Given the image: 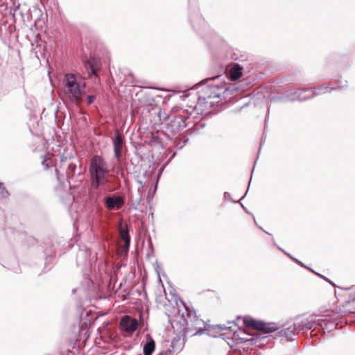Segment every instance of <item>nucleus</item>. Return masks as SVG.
<instances>
[{
  "mask_svg": "<svg viewBox=\"0 0 355 355\" xmlns=\"http://www.w3.org/2000/svg\"><path fill=\"white\" fill-rule=\"evenodd\" d=\"M280 328V327H279ZM298 331L295 325L294 322L288 326H281V329L277 331L275 336L284 337L287 340L292 341L295 340L298 335Z\"/></svg>",
  "mask_w": 355,
  "mask_h": 355,
  "instance_id": "16",
  "label": "nucleus"
},
{
  "mask_svg": "<svg viewBox=\"0 0 355 355\" xmlns=\"http://www.w3.org/2000/svg\"><path fill=\"white\" fill-rule=\"evenodd\" d=\"M42 248H44V254L45 257L44 272H47L53 267V260L55 256V250L54 245L51 243H44Z\"/></svg>",
  "mask_w": 355,
  "mask_h": 355,
  "instance_id": "15",
  "label": "nucleus"
},
{
  "mask_svg": "<svg viewBox=\"0 0 355 355\" xmlns=\"http://www.w3.org/2000/svg\"><path fill=\"white\" fill-rule=\"evenodd\" d=\"M265 140H266V137L264 136V133H263V135H262V137H261V139L260 146H259V153L260 152L261 148V146H262V145L263 144V143L265 142Z\"/></svg>",
  "mask_w": 355,
  "mask_h": 355,
  "instance_id": "36",
  "label": "nucleus"
},
{
  "mask_svg": "<svg viewBox=\"0 0 355 355\" xmlns=\"http://www.w3.org/2000/svg\"><path fill=\"white\" fill-rule=\"evenodd\" d=\"M208 334L213 337H217L218 334H226L225 331L232 332V340L238 344H243L247 347L250 346L263 347L265 345L264 341L268 338V336H261L259 333H250L244 329L238 328V330L232 329V327H227L225 324H217L205 327Z\"/></svg>",
  "mask_w": 355,
  "mask_h": 355,
  "instance_id": "4",
  "label": "nucleus"
},
{
  "mask_svg": "<svg viewBox=\"0 0 355 355\" xmlns=\"http://www.w3.org/2000/svg\"><path fill=\"white\" fill-rule=\"evenodd\" d=\"M223 77L218 76L216 77L205 78L198 82L195 87H202L198 91V98L196 107H198L201 112H205L211 107L218 106L226 101L229 94L237 90L234 86H231L226 83H222Z\"/></svg>",
  "mask_w": 355,
  "mask_h": 355,
  "instance_id": "1",
  "label": "nucleus"
},
{
  "mask_svg": "<svg viewBox=\"0 0 355 355\" xmlns=\"http://www.w3.org/2000/svg\"><path fill=\"white\" fill-rule=\"evenodd\" d=\"M322 320L319 324H315L316 329H322L323 331H327L328 332L332 331L336 328V324L334 322H330L327 318H321L320 315H318Z\"/></svg>",
  "mask_w": 355,
  "mask_h": 355,
  "instance_id": "22",
  "label": "nucleus"
},
{
  "mask_svg": "<svg viewBox=\"0 0 355 355\" xmlns=\"http://www.w3.org/2000/svg\"><path fill=\"white\" fill-rule=\"evenodd\" d=\"M243 321L245 327L260 331L263 334L277 332L279 329L278 324L275 322H266L254 319L249 315L244 316Z\"/></svg>",
  "mask_w": 355,
  "mask_h": 355,
  "instance_id": "9",
  "label": "nucleus"
},
{
  "mask_svg": "<svg viewBox=\"0 0 355 355\" xmlns=\"http://www.w3.org/2000/svg\"><path fill=\"white\" fill-rule=\"evenodd\" d=\"M90 249L86 246L79 247L76 253V265L81 267L83 270L88 269L90 267Z\"/></svg>",
  "mask_w": 355,
  "mask_h": 355,
  "instance_id": "14",
  "label": "nucleus"
},
{
  "mask_svg": "<svg viewBox=\"0 0 355 355\" xmlns=\"http://www.w3.org/2000/svg\"><path fill=\"white\" fill-rule=\"evenodd\" d=\"M317 317L318 315H311L306 318L300 315L296 316L293 322L298 333L304 330H315V324H319L322 320L321 318H316Z\"/></svg>",
  "mask_w": 355,
  "mask_h": 355,
  "instance_id": "11",
  "label": "nucleus"
},
{
  "mask_svg": "<svg viewBox=\"0 0 355 355\" xmlns=\"http://www.w3.org/2000/svg\"><path fill=\"white\" fill-rule=\"evenodd\" d=\"M157 115L160 124L164 128L166 123H167V121L169 120V117H171V114H167L164 110L159 108Z\"/></svg>",
  "mask_w": 355,
  "mask_h": 355,
  "instance_id": "25",
  "label": "nucleus"
},
{
  "mask_svg": "<svg viewBox=\"0 0 355 355\" xmlns=\"http://www.w3.org/2000/svg\"><path fill=\"white\" fill-rule=\"evenodd\" d=\"M110 169L105 159L98 155L92 157L89 173L90 176L91 186L94 189H98L110 182Z\"/></svg>",
  "mask_w": 355,
  "mask_h": 355,
  "instance_id": "6",
  "label": "nucleus"
},
{
  "mask_svg": "<svg viewBox=\"0 0 355 355\" xmlns=\"http://www.w3.org/2000/svg\"><path fill=\"white\" fill-rule=\"evenodd\" d=\"M135 155H136V156H137L139 158L140 160H143V156L139 153L137 148L135 150Z\"/></svg>",
  "mask_w": 355,
  "mask_h": 355,
  "instance_id": "38",
  "label": "nucleus"
},
{
  "mask_svg": "<svg viewBox=\"0 0 355 355\" xmlns=\"http://www.w3.org/2000/svg\"><path fill=\"white\" fill-rule=\"evenodd\" d=\"M101 62L96 57H90L84 62V67L89 76L92 75L98 77V71L100 69Z\"/></svg>",
  "mask_w": 355,
  "mask_h": 355,
  "instance_id": "19",
  "label": "nucleus"
},
{
  "mask_svg": "<svg viewBox=\"0 0 355 355\" xmlns=\"http://www.w3.org/2000/svg\"><path fill=\"white\" fill-rule=\"evenodd\" d=\"M309 88H304L302 89H299L297 91L291 92L288 94L282 96L280 101L281 102H286V101H305L309 99L308 94H304V93L309 92Z\"/></svg>",
  "mask_w": 355,
  "mask_h": 355,
  "instance_id": "17",
  "label": "nucleus"
},
{
  "mask_svg": "<svg viewBox=\"0 0 355 355\" xmlns=\"http://www.w3.org/2000/svg\"><path fill=\"white\" fill-rule=\"evenodd\" d=\"M243 74V67L238 63H234L231 65L225 72V76L231 80H236L239 79Z\"/></svg>",
  "mask_w": 355,
  "mask_h": 355,
  "instance_id": "20",
  "label": "nucleus"
},
{
  "mask_svg": "<svg viewBox=\"0 0 355 355\" xmlns=\"http://www.w3.org/2000/svg\"><path fill=\"white\" fill-rule=\"evenodd\" d=\"M278 248H279L281 251H282V252H283L286 255H287L288 257H289L291 259V257H293L290 254H288V253L286 252H285L283 249H282L281 248L278 247Z\"/></svg>",
  "mask_w": 355,
  "mask_h": 355,
  "instance_id": "39",
  "label": "nucleus"
},
{
  "mask_svg": "<svg viewBox=\"0 0 355 355\" xmlns=\"http://www.w3.org/2000/svg\"><path fill=\"white\" fill-rule=\"evenodd\" d=\"M291 259L295 261L297 263H298L299 265H300L302 267H304V268H308L309 270H311L312 272L316 274L317 275L320 276V277L323 278L324 279H325L327 282H329L330 284H333L328 279H327L326 277H324L323 275L315 272L313 269H311V268H309V267H306L302 261H300V260L294 258V257H291Z\"/></svg>",
  "mask_w": 355,
  "mask_h": 355,
  "instance_id": "28",
  "label": "nucleus"
},
{
  "mask_svg": "<svg viewBox=\"0 0 355 355\" xmlns=\"http://www.w3.org/2000/svg\"><path fill=\"white\" fill-rule=\"evenodd\" d=\"M155 349V342L150 337L147 342L144 345V355H152Z\"/></svg>",
  "mask_w": 355,
  "mask_h": 355,
  "instance_id": "23",
  "label": "nucleus"
},
{
  "mask_svg": "<svg viewBox=\"0 0 355 355\" xmlns=\"http://www.w3.org/2000/svg\"><path fill=\"white\" fill-rule=\"evenodd\" d=\"M85 97H87L88 105L92 104L96 98L95 95H88V96L86 95Z\"/></svg>",
  "mask_w": 355,
  "mask_h": 355,
  "instance_id": "33",
  "label": "nucleus"
},
{
  "mask_svg": "<svg viewBox=\"0 0 355 355\" xmlns=\"http://www.w3.org/2000/svg\"><path fill=\"white\" fill-rule=\"evenodd\" d=\"M171 349H168L165 352V355H173V352L179 353L184 347V342L180 338H174L170 345Z\"/></svg>",
  "mask_w": 355,
  "mask_h": 355,
  "instance_id": "21",
  "label": "nucleus"
},
{
  "mask_svg": "<svg viewBox=\"0 0 355 355\" xmlns=\"http://www.w3.org/2000/svg\"><path fill=\"white\" fill-rule=\"evenodd\" d=\"M103 201L105 207L108 210H119L125 203V198L119 194L107 195Z\"/></svg>",
  "mask_w": 355,
  "mask_h": 355,
  "instance_id": "13",
  "label": "nucleus"
},
{
  "mask_svg": "<svg viewBox=\"0 0 355 355\" xmlns=\"http://www.w3.org/2000/svg\"><path fill=\"white\" fill-rule=\"evenodd\" d=\"M138 326V320L127 315L123 316L120 322V327L121 329L128 333L134 332L137 330Z\"/></svg>",
  "mask_w": 355,
  "mask_h": 355,
  "instance_id": "18",
  "label": "nucleus"
},
{
  "mask_svg": "<svg viewBox=\"0 0 355 355\" xmlns=\"http://www.w3.org/2000/svg\"><path fill=\"white\" fill-rule=\"evenodd\" d=\"M136 182L139 185V187L138 188V190L139 191L140 189H142L144 188V182L141 180H140L139 178H137L136 179Z\"/></svg>",
  "mask_w": 355,
  "mask_h": 355,
  "instance_id": "34",
  "label": "nucleus"
},
{
  "mask_svg": "<svg viewBox=\"0 0 355 355\" xmlns=\"http://www.w3.org/2000/svg\"><path fill=\"white\" fill-rule=\"evenodd\" d=\"M116 173L117 175H120L121 178H124L125 177V173H124V171L123 168H119L116 171Z\"/></svg>",
  "mask_w": 355,
  "mask_h": 355,
  "instance_id": "35",
  "label": "nucleus"
},
{
  "mask_svg": "<svg viewBox=\"0 0 355 355\" xmlns=\"http://www.w3.org/2000/svg\"><path fill=\"white\" fill-rule=\"evenodd\" d=\"M42 164L46 169L50 168L55 165L53 159L46 155L43 157Z\"/></svg>",
  "mask_w": 355,
  "mask_h": 355,
  "instance_id": "27",
  "label": "nucleus"
},
{
  "mask_svg": "<svg viewBox=\"0 0 355 355\" xmlns=\"http://www.w3.org/2000/svg\"><path fill=\"white\" fill-rule=\"evenodd\" d=\"M241 205L245 212L249 213L247 208L243 204H241Z\"/></svg>",
  "mask_w": 355,
  "mask_h": 355,
  "instance_id": "40",
  "label": "nucleus"
},
{
  "mask_svg": "<svg viewBox=\"0 0 355 355\" xmlns=\"http://www.w3.org/2000/svg\"><path fill=\"white\" fill-rule=\"evenodd\" d=\"M189 21L194 31L203 39L208 45H209L210 42L217 39V35L207 25V22L200 14L198 8L190 12Z\"/></svg>",
  "mask_w": 355,
  "mask_h": 355,
  "instance_id": "7",
  "label": "nucleus"
},
{
  "mask_svg": "<svg viewBox=\"0 0 355 355\" xmlns=\"http://www.w3.org/2000/svg\"><path fill=\"white\" fill-rule=\"evenodd\" d=\"M126 242V241H123V244L120 245L121 251L123 254H127L130 249V240H128V243Z\"/></svg>",
  "mask_w": 355,
  "mask_h": 355,
  "instance_id": "30",
  "label": "nucleus"
},
{
  "mask_svg": "<svg viewBox=\"0 0 355 355\" xmlns=\"http://www.w3.org/2000/svg\"><path fill=\"white\" fill-rule=\"evenodd\" d=\"M345 81V80H340L338 79L335 81V85H336V86L344 85Z\"/></svg>",
  "mask_w": 355,
  "mask_h": 355,
  "instance_id": "37",
  "label": "nucleus"
},
{
  "mask_svg": "<svg viewBox=\"0 0 355 355\" xmlns=\"http://www.w3.org/2000/svg\"><path fill=\"white\" fill-rule=\"evenodd\" d=\"M62 85L65 98L70 103L79 106L86 96V84L83 76L73 73H65Z\"/></svg>",
  "mask_w": 355,
  "mask_h": 355,
  "instance_id": "5",
  "label": "nucleus"
},
{
  "mask_svg": "<svg viewBox=\"0 0 355 355\" xmlns=\"http://www.w3.org/2000/svg\"><path fill=\"white\" fill-rule=\"evenodd\" d=\"M251 182H252V180H250V181H249V184L251 183Z\"/></svg>",
  "mask_w": 355,
  "mask_h": 355,
  "instance_id": "46",
  "label": "nucleus"
},
{
  "mask_svg": "<svg viewBox=\"0 0 355 355\" xmlns=\"http://www.w3.org/2000/svg\"><path fill=\"white\" fill-rule=\"evenodd\" d=\"M263 232H265V233L268 234V233L267 232V231H265V230H263Z\"/></svg>",
  "mask_w": 355,
  "mask_h": 355,
  "instance_id": "43",
  "label": "nucleus"
},
{
  "mask_svg": "<svg viewBox=\"0 0 355 355\" xmlns=\"http://www.w3.org/2000/svg\"><path fill=\"white\" fill-rule=\"evenodd\" d=\"M180 302L183 304L185 311L182 313V317L184 320L183 325L185 326L183 329L184 333H187L189 331L197 329V331L193 334V336L202 335L205 329L198 326L200 325L203 321L198 318L196 315V312L193 311L189 306H187L181 299Z\"/></svg>",
  "mask_w": 355,
  "mask_h": 355,
  "instance_id": "8",
  "label": "nucleus"
},
{
  "mask_svg": "<svg viewBox=\"0 0 355 355\" xmlns=\"http://www.w3.org/2000/svg\"><path fill=\"white\" fill-rule=\"evenodd\" d=\"M148 143L151 146H155L157 145H159L162 141L159 137L151 135Z\"/></svg>",
  "mask_w": 355,
  "mask_h": 355,
  "instance_id": "29",
  "label": "nucleus"
},
{
  "mask_svg": "<svg viewBox=\"0 0 355 355\" xmlns=\"http://www.w3.org/2000/svg\"><path fill=\"white\" fill-rule=\"evenodd\" d=\"M254 164H256V162L254 163ZM254 166H255V165H254L253 169H252V175H251V176L252 175V173H254Z\"/></svg>",
  "mask_w": 355,
  "mask_h": 355,
  "instance_id": "41",
  "label": "nucleus"
},
{
  "mask_svg": "<svg viewBox=\"0 0 355 355\" xmlns=\"http://www.w3.org/2000/svg\"><path fill=\"white\" fill-rule=\"evenodd\" d=\"M76 288H74V289H73V290H72L73 293H76Z\"/></svg>",
  "mask_w": 355,
  "mask_h": 355,
  "instance_id": "42",
  "label": "nucleus"
},
{
  "mask_svg": "<svg viewBox=\"0 0 355 355\" xmlns=\"http://www.w3.org/2000/svg\"><path fill=\"white\" fill-rule=\"evenodd\" d=\"M206 125L205 120L202 119L201 116H193L191 113L188 114L183 111L178 114H171L164 129L168 135V132H180L182 130L187 128L184 132L192 135L198 134Z\"/></svg>",
  "mask_w": 355,
  "mask_h": 355,
  "instance_id": "3",
  "label": "nucleus"
},
{
  "mask_svg": "<svg viewBox=\"0 0 355 355\" xmlns=\"http://www.w3.org/2000/svg\"><path fill=\"white\" fill-rule=\"evenodd\" d=\"M251 182H252V180H250V181H249V184L251 183Z\"/></svg>",
  "mask_w": 355,
  "mask_h": 355,
  "instance_id": "45",
  "label": "nucleus"
},
{
  "mask_svg": "<svg viewBox=\"0 0 355 355\" xmlns=\"http://www.w3.org/2000/svg\"><path fill=\"white\" fill-rule=\"evenodd\" d=\"M0 195L4 199H8L10 196V193L6 187L1 186L0 189Z\"/></svg>",
  "mask_w": 355,
  "mask_h": 355,
  "instance_id": "32",
  "label": "nucleus"
},
{
  "mask_svg": "<svg viewBox=\"0 0 355 355\" xmlns=\"http://www.w3.org/2000/svg\"><path fill=\"white\" fill-rule=\"evenodd\" d=\"M263 232H265V233L268 234V233L267 232V231H265V230H263Z\"/></svg>",
  "mask_w": 355,
  "mask_h": 355,
  "instance_id": "44",
  "label": "nucleus"
},
{
  "mask_svg": "<svg viewBox=\"0 0 355 355\" xmlns=\"http://www.w3.org/2000/svg\"><path fill=\"white\" fill-rule=\"evenodd\" d=\"M112 140L114 157L118 162H121L123 155L126 152L125 137L119 129H116Z\"/></svg>",
  "mask_w": 355,
  "mask_h": 355,
  "instance_id": "12",
  "label": "nucleus"
},
{
  "mask_svg": "<svg viewBox=\"0 0 355 355\" xmlns=\"http://www.w3.org/2000/svg\"><path fill=\"white\" fill-rule=\"evenodd\" d=\"M247 193H248V191L245 192V195H244L243 196H242V197H241V198L239 200H237V201H236V200H232L231 199L230 195V193H229L228 192H225V193H224V194H223V197H224V198H225V200H229V201H231V202H232L233 203H240V200H242V199H243V198H245V196H246Z\"/></svg>",
  "mask_w": 355,
  "mask_h": 355,
  "instance_id": "31",
  "label": "nucleus"
},
{
  "mask_svg": "<svg viewBox=\"0 0 355 355\" xmlns=\"http://www.w3.org/2000/svg\"><path fill=\"white\" fill-rule=\"evenodd\" d=\"M332 85L331 82H328L317 87L309 88V99H311L317 96H320L326 93H331L334 91H340L347 89L348 87V82L345 81V84L342 85H338L336 87H330Z\"/></svg>",
  "mask_w": 355,
  "mask_h": 355,
  "instance_id": "10",
  "label": "nucleus"
},
{
  "mask_svg": "<svg viewBox=\"0 0 355 355\" xmlns=\"http://www.w3.org/2000/svg\"><path fill=\"white\" fill-rule=\"evenodd\" d=\"M120 239L121 241L123 242L126 241L128 243V240H130V236L129 234L128 227L127 225L121 226L119 229Z\"/></svg>",
  "mask_w": 355,
  "mask_h": 355,
  "instance_id": "26",
  "label": "nucleus"
},
{
  "mask_svg": "<svg viewBox=\"0 0 355 355\" xmlns=\"http://www.w3.org/2000/svg\"><path fill=\"white\" fill-rule=\"evenodd\" d=\"M172 140V145L177 148L178 150L182 149L187 142L189 141V138L186 137H176L173 139L171 138Z\"/></svg>",
  "mask_w": 355,
  "mask_h": 355,
  "instance_id": "24",
  "label": "nucleus"
},
{
  "mask_svg": "<svg viewBox=\"0 0 355 355\" xmlns=\"http://www.w3.org/2000/svg\"><path fill=\"white\" fill-rule=\"evenodd\" d=\"M59 164L55 166V174L58 181L60 184H64L65 180L69 184L71 181L81 182L84 178L85 169L83 166L82 162L73 155L70 152L67 155L58 154Z\"/></svg>",
  "mask_w": 355,
  "mask_h": 355,
  "instance_id": "2",
  "label": "nucleus"
}]
</instances>
